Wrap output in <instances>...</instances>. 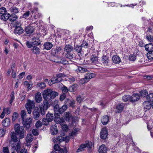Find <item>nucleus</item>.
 <instances>
[{
  "mask_svg": "<svg viewBox=\"0 0 153 153\" xmlns=\"http://www.w3.org/2000/svg\"><path fill=\"white\" fill-rule=\"evenodd\" d=\"M58 95V93L52 90L47 89L44 90L43 94V97L45 101H48V102H51V99H54Z\"/></svg>",
  "mask_w": 153,
  "mask_h": 153,
  "instance_id": "nucleus-1",
  "label": "nucleus"
},
{
  "mask_svg": "<svg viewBox=\"0 0 153 153\" xmlns=\"http://www.w3.org/2000/svg\"><path fill=\"white\" fill-rule=\"evenodd\" d=\"M10 136L12 141L10 142V146L13 150H15L17 152L19 151L21 146L16 133L14 132H12L11 133Z\"/></svg>",
  "mask_w": 153,
  "mask_h": 153,
  "instance_id": "nucleus-2",
  "label": "nucleus"
},
{
  "mask_svg": "<svg viewBox=\"0 0 153 153\" xmlns=\"http://www.w3.org/2000/svg\"><path fill=\"white\" fill-rule=\"evenodd\" d=\"M14 129L16 133L19 135L20 138H22L24 137L25 133L23 126H20L19 124H16L15 125Z\"/></svg>",
  "mask_w": 153,
  "mask_h": 153,
  "instance_id": "nucleus-3",
  "label": "nucleus"
},
{
  "mask_svg": "<svg viewBox=\"0 0 153 153\" xmlns=\"http://www.w3.org/2000/svg\"><path fill=\"white\" fill-rule=\"evenodd\" d=\"M95 76V74L93 73L88 72L85 75L84 78L81 79L79 82V84H83L89 81L90 79L94 77Z\"/></svg>",
  "mask_w": 153,
  "mask_h": 153,
  "instance_id": "nucleus-4",
  "label": "nucleus"
},
{
  "mask_svg": "<svg viewBox=\"0 0 153 153\" xmlns=\"http://www.w3.org/2000/svg\"><path fill=\"white\" fill-rule=\"evenodd\" d=\"M73 48L69 44L67 45H65L64 48V51L65 52H66L67 54H65V56L69 59H74V58H75L74 57L73 54H71L70 52L72 50Z\"/></svg>",
  "mask_w": 153,
  "mask_h": 153,
  "instance_id": "nucleus-5",
  "label": "nucleus"
},
{
  "mask_svg": "<svg viewBox=\"0 0 153 153\" xmlns=\"http://www.w3.org/2000/svg\"><path fill=\"white\" fill-rule=\"evenodd\" d=\"M50 104L48 101H44L43 104L39 106L41 114L42 115H44L45 114L46 111L50 107Z\"/></svg>",
  "mask_w": 153,
  "mask_h": 153,
  "instance_id": "nucleus-6",
  "label": "nucleus"
},
{
  "mask_svg": "<svg viewBox=\"0 0 153 153\" xmlns=\"http://www.w3.org/2000/svg\"><path fill=\"white\" fill-rule=\"evenodd\" d=\"M26 108L29 114L32 112V110L35 107V102L33 101L28 100L25 105Z\"/></svg>",
  "mask_w": 153,
  "mask_h": 153,
  "instance_id": "nucleus-7",
  "label": "nucleus"
},
{
  "mask_svg": "<svg viewBox=\"0 0 153 153\" xmlns=\"http://www.w3.org/2000/svg\"><path fill=\"white\" fill-rule=\"evenodd\" d=\"M23 124L26 129H29L32 123V119L30 117L24 119L22 120Z\"/></svg>",
  "mask_w": 153,
  "mask_h": 153,
  "instance_id": "nucleus-8",
  "label": "nucleus"
},
{
  "mask_svg": "<svg viewBox=\"0 0 153 153\" xmlns=\"http://www.w3.org/2000/svg\"><path fill=\"white\" fill-rule=\"evenodd\" d=\"M92 143L91 142H88L85 144H82L77 149V152H80L84 150L86 147L90 148L91 147Z\"/></svg>",
  "mask_w": 153,
  "mask_h": 153,
  "instance_id": "nucleus-9",
  "label": "nucleus"
},
{
  "mask_svg": "<svg viewBox=\"0 0 153 153\" xmlns=\"http://www.w3.org/2000/svg\"><path fill=\"white\" fill-rule=\"evenodd\" d=\"M108 132L105 127L103 128L100 132V137L102 139H105L107 137Z\"/></svg>",
  "mask_w": 153,
  "mask_h": 153,
  "instance_id": "nucleus-10",
  "label": "nucleus"
},
{
  "mask_svg": "<svg viewBox=\"0 0 153 153\" xmlns=\"http://www.w3.org/2000/svg\"><path fill=\"white\" fill-rule=\"evenodd\" d=\"M62 49L60 47H57L56 48L52 50V54L54 55H57L61 53Z\"/></svg>",
  "mask_w": 153,
  "mask_h": 153,
  "instance_id": "nucleus-11",
  "label": "nucleus"
},
{
  "mask_svg": "<svg viewBox=\"0 0 153 153\" xmlns=\"http://www.w3.org/2000/svg\"><path fill=\"white\" fill-rule=\"evenodd\" d=\"M35 100L37 103H40L42 101V97L40 92H38L35 94Z\"/></svg>",
  "mask_w": 153,
  "mask_h": 153,
  "instance_id": "nucleus-12",
  "label": "nucleus"
},
{
  "mask_svg": "<svg viewBox=\"0 0 153 153\" xmlns=\"http://www.w3.org/2000/svg\"><path fill=\"white\" fill-rule=\"evenodd\" d=\"M147 100L146 101L144 102L143 103L144 109H146V110H149L152 106V104L150 101L148 100L147 99Z\"/></svg>",
  "mask_w": 153,
  "mask_h": 153,
  "instance_id": "nucleus-13",
  "label": "nucleus"
},
{
  "mask_svg": "<svg viewBox=\"0 0 153 153\" xmlns=\"http://www.w3.org/2000/svg\"><path fill=\"white\" fill-rule=\"evenodd\" d=\"M39 109L38 108H36L33 112L34 118L35 120H37L40 116Z\"/></svg>",
  "mask_w": 153,
  "mask_h": 153,
  "instance_id": "nucleus-14",
  "label": "nucleus"
},
{
  "mask_svg": "<svg viewBox=\"0 0 153 153\" xmlns=\"http://www.w3.org/2000/svg\"><path fill=\"white\" fill-rule=\"evenodd\" d=\"M24 31L23 29L21 27L16 26L15 27L14 33L17 34H21Z\"/></svg>",
  "mask_w": 153,
  "mask_h": 153,
  "instance_id": "nucleus-15",
  "label": "nucleus"
},
{
  "mask_svg": "<svg viewBox=\"0 0 153 153\" xmlns=\"http://www.w3.org/2000/svg\"><path fill=\"white\" fill-rule=\"evenodd\" d=\"M125 106V105L124 103H121L117 105L116 107L117 112H121L123 110Z\"/></svg>",
  "mask_w": 153,
  "mask_h": 153,
  "instance_id": "nucleus-16",
  "label": "nucleus"
},
{
  "mask_svg": "<svg viewBox=\"0 0 153 153\" xmlns=\"http://www.w3.org/2000/svg\"><path fill=\"white\" fill-rule=\"evenodd\" d=\"M112 60L115 64H119L121 62V59L117 55H114L112 57Z\"/></svg>",
  "mask_w": 153,
  "mask_h": 153,
  "instance_id": "nucleus-17",
  "label": "nucleus"
},
{
  "mask_svg": "<svg viewBox=\"0 0 153 153\" xmlns=\"http://www.w3.org/2000/svg\"><path fill=\"white\" fill-rule=\"evenodd\" d=\"M25 31L27 34L30 35L34 31V29L32 27L28 26L25 28Z\"/></svg>",
  "mask_w": 153,
  "mask_h": 153,
  "instance_id": "nucleus-18",
  "label": "nucleus"
},
{
  "mask_svg": "<svg viewBox=\"0 0 153 153\" xmlns=\"http://www.w3.org/2000/svg\"><path fill=\"white\" fill-rule=\"evenodd\" d=\"M140 96L138 94H134L131 97V101L132 102H134L139 100Z\"/></svg>",
  "mask_w": 153,
  "mask_h": 153,
  "instance_id": "nucleus-19",
  "label": "nucleus"
},
{
  "mask_svg": "<svg viewBox=\"0 0 153 153\" xmlns=\"http://www.w3.org/2000/svg\"><path fill=\"white\" fill-rule=\"evenodd\" d=\"M18 17L16 15L14 14L10 15V16L9 18L10 21L11 22L12 24H14L15 22H16V20L17 19Z\"/></svg>",
  "mask_w": 153,
  "mask_h": 153,
  "instance_id": "nucleus-20",
  "label": "nucleus"
},
{
  "mask_svg": "<svg viewBox=\"0 0 153 153\" xmlns=\"http://www.w3.org/2000/svg\"><path fill=\"white\" fill-rule=\"evenodd\" d=\"M51 132L52 135H56L57 134L58 130L55 124L51 126Z\"/></svg>",
  "mask_w": 153,
  "mask_h": 153,
  "instance_id": "nucleus-21",
  "label": "nucleus"
},
{
  "mask_svg": "<svg viewBox=\"0 0 153 153\" xmlns=\"http://www.w3.org/2000/svg\"><path fill=\"white\" fill-rule=\"evenodd\" d=\"M108 57L106 56H103L101 57L102 63L103 65H107L108 63Z\"/></svg>",
  "mask_w": 153,
  "mask_h": 153,
  "instance_id": "nucleus-22",
  "label": "nucleus"
},
{
  "mask_svg": "<svg viewBox=\"0 0 153 153\" xmlns=\"http://www.w3.org/2000/svg\"><path fill=\"white\" fill-rule=\"evenodd\" d=\"M107 149L104 145H102L100 146L99 149V153H106Z\"/></svg>",
  "mask_w": 153,
  "mask_h": 153,
  "instance_id": "nucleus-23",
  "label": "nucleus"
},
{
  "mask_svg": "<svg viewBox=\"0 0 153 153\" xmlns=\"http://www.w3.org/2000/svg\"><path fill=\"white\" fill-rule=\"evenodd\" d=\"M10 16V14L6 12L4 14L1 15V20L5 21L9 19Z\"/></svg>",
  "mask_w": 153,
  "mask_h": 153,
  "instance_id": "nucleus-24",
  "label": "nucleus"
},
{
  "mask_svg": "<svg viewBox=\"0 0 153 153\" xmlns=\"http://www.w3.org/2000/svg\"><path fill=\"white\" fill-rule=\"evenodd\" d=\"M145 50L149 52L153 51V44L150 43L145 45Z\"/></svg>",
  "mask_w": 153,
  "mask_h": 153,
  "instance_id": "nucleus-25",
  "label": "nucleus"
},
{
  "mask_svg": "<svg viewBox=\"0 0 153 153\" xmlns=\"http://www.w3.org/2000/svg\"><path fill=\"white\" fill-rule=\"evenodd\" d=\"M72 126L73 127H74V130H73L71 134V137H74V136H76V129L75 127L76 124V122L75 121H73L72 122Z\"/></svg>",
  "mask_w": 153,
  "mask_h": 153,
  "instance_id": "nucleus-26",
  "label": "nucleus"
},
{
  "mask_svg": "<svg viewBox=\"0 0 153 153\" xmlns=\"http://www.w3.org/2000/svg\"><path fill=\"white\" fill-rule=\"evenodd\" d=\"M108 120L109 117L107 116H104L101 119V122L104 125H105L108 123Z\"/></svg>",
  "mask_w": 153,
  "mask_h": 153,
  "instance_id": "nucleus-27",
  "label": "nucleus"
},
{
  "mask_svg": "<svg viewBox=\"0 0 153 153\" xmlns=\"http://www.w3.org/2000/svg\"><path fill=\"white\" fill-rule=\"evenodd\" d=\"M53 46V44L50 42H46L44 45V48L47 50L51 49Z\"/></svg>",
  "mask_w": 153,
  "mask_h": 153,
  "instance_id": "nucleus-28",
  "label": "nucleus"
},
{
  "mask_svg": "<svg viewBox=\"0 0 153 153\" xmlns=\"http://www.w3.org/2000/svg\"><path fill=\"white\" fill-rule=\"evenodd\" d=\"M10 124V119L6 118L2 122V125L4 127H7Z\"/></svg>",
  "mask_w": 153,
  "mask_h": 153,
  "instance_id": "nucleus-29",
  "label": "nucleus"
},
{
  "mask_svg": "<svg viewBox=\"0 0 153 153\" xmlns=\"http://www.w3.org/2000/svg\"><path fill=\"white\" fill-rule=\"evenodd\" d=\"M33 137L32 135L30 134H28L26 137V140L27 142L30 143L33 141Z\"/></svg>",
  "mask_w": 153,
  "mask_h": 153,
  "instance_id": "nucleus-30",
  "label": "nucleus"
},
{
  "mask_svg": "<svg viewBox=\"0 0 153 153\" xmlns=\"http://www.w3.org/2000/svg\"><path fill=\"white\" fill-rule=\"evenodd\" d=\"M147 99L150 101L152 104V107L153 108V93L149 94L147 96Z\"/></svg>",
  "mask_w": 153,
  "mask_h": 153,
  "instance_id": "nucleus-31",
  "label": "nucleus"
},
{
  "mask_svg": "<svg viewBox=\"0 0 153 153\" xmlns=\"http://www.w3.org/2000/svg\"><path fill=\"white\" fill-rule=\"evenodd\" d=\"M32 41L33 45H39L40 44V41L39 39L38 38H33L32 39Z\"/></svg>",
  "mask_w": 153,
  "mask_h": 153,
  "instance_id": "nucleus-32",
  "label": "nucleus"
},
{
  "mask_svg": "<svg viewBox=\"0 0 153 153\" xmlns=\"http://www.w3.org/2000/svg\"><path fill=\"white\" fill-rule=\"evenodd\" d=\"M10 10L13 14L17 13L19 11V9L15 7H12L10 8Z\"/></svg>",
  "mask_w": 153,
  "mask_h": 153,
  "instance_id": "nucleus-33",
  "label": "nucleus"
},
{
  "mask_svg": "<svg viewBox=\"0 0 153 153\" xmlns=\"http://www.w3.org/2000/svg\"><path fill=\"white\" fill-rule=\"evenodd\" d=\"M33 53L36 54H39L40 52V49L37 46H34L32 49Z\"/></svg>",
  "mask_w": 153,
  "mask_h": 153,
  "instance_id": "nucleus-34",
  "label": "nucleus"
},
{
  "mask_svg": "<svg viewBox=\"0 0 153 153\" xmlns=\"http://www.w3.org/2000/svg\"><path fill=\"white\" fill-rule=\"evenodd\" d=\"M67 108V106L66 105H63L59 109V113L61 114L64 112Z\"/></svg>",
  "mask_w": 153,
  "mask_h": 153,
  "instance_id": "nucleus-35",
  "label": "nucleus"
},
{
  "mask_svg": "<svg viewBox=\"0 0 153 153\" xmlns=\"http://www.w3.org/2000/svg\"><path fill=\"white\" fill-rule=\"evenodd\" d=\"M77 70H78L79 72L82 73L88 71L87 68L80 66H78Z\"/></svg>",
  "mask_w": 153,
  "mask_h": 153,
  "instance_id": "nucleus-36",
  "label": "nucleus"
},
{
  "mask_svg": "<svg viewBox=\"0 0 153 153\" xmlns=\"http://www.w3.org/2000/svg\"><path fill=\"white\" fill-rule=\"evenodd\" d=\"M46 117L51 122L53 119V115L52 113H48L46 115Z\"/></svg>",
  "mask_w": 153,
  "mask_h": 153,
  "instance_id": "nucleus-37",
  "label": "nucleus"
},
{
  "mask_svg": "<svg viewBox=\"0 0 153 153\" xmlns=\"http://www.w3.org/2000/svg\"><path fill=\"white\" fill-rule=\"evenodd\" d=\"M91 59L94 63H97L98 62V58L95 55H92L91 57Z\"/></svg>",
  "mask_w": 153,
  "mask_h": 153,
  "instance_id": "nucleus-38",
  "label": "nucleus"
},
{
  "mask_svg": "<svg viewBox=\"0 0 153 153\" xmlns=\"http://www.w3.org/2000/svg\"><path fill=\"white\" fill-rule=\"evenodd\" d=\"M140 94L141 97H144L148 96V95H147L148 93L147 91L145 90H142L140 93Z\"/></svg>",
  "mask_w": 153,
  "mask_h": 153,
  "instance_id": "nucleus-39",
  "label": "nucleus"
},
{
  "mask_svg": "<svg viewBox=\"0 0 153 153\" xmlns=\"http://www.w3.org/2000/svg\"><path fill=\"white\" fill-rule=\"evenodd\" d=\"M147 56L148 59L150 60L153 59V51L149 52L147 54Z\"/></svg>",
  "mask_w": 153,
  "mask_h": 153,
  "instance_id": "nucleus-40",
  "label": "nucleus"
},
{
  "mask_svg": "<svg viewBox=\"0 0 153 153\" xmlns=\"http://www.w3.org/2000/svg\"><path fill=\"white\" fill-rule=\"evenodd\" d=\"M71 117V116L69 112H66L64 114V117L66 120L69 121Z\"/></svg>",
  "mask_w": 153,
  "mask_h": 153,
  "instance_id": "nucleus-41",
  "label": "nucleus"
},
{
  "mask_svg": "<svg viewBox=\"0 0 153 153\" xmlns=\"http://www.w3.org/2000/svg\"><path fill=\"white\" fill-rule=\"evenodd\" d=\"M14 92L13 91L11 92L10 95V100L9 101L10 104H12L13 101H14Z\"/></svg>",
  "mask_w": 153,
  "mask_h": 153,
  "instance_id": "nucleus-42",
  "label": "nucleus"
},
{
  "mask_svg": "<svg viewBox=\"0 0 153 153\" xmlns=\"http://www.w3.org/2000/svg\"><path fill=\"white\" fill-rule=\"evenodd\" d=\"M46 84L44 82H41L37 84V87L38 88L42 89L46 87Z\"/></svg>",
  "mask_w": 153,
  "mask_h": 153,
  "instance_id": "nucleus-43",
  "label": "nucleus"
},
{
  "mask_svg": "<svg viewBox=\"0 0 153 153\" xmlns=\"http://www.w3.org/2000/svg\"><path fill=\"white\" fill-rule=\"evenodd\" d=\"M42 121L43 124L45 126L48 125L49 122H51V121L49 120L46 117V118H43L42 120Z\"/></svg>",
  "mask_w": 153,
  "mask_h": 153,
  "instance_id": "nucleus-44",
  "label": "nucleus"
},
{
  "mask_svg": "<svg viewBox=\"0 0 153 153\" xmlns=\"http://www.w3.org/2000/svg\"><path fill=\"white\" fill-rule=\"evenodd\" d=\"M123 100L124 102H126L128 100L131 101V97L129 95H126L123 97Z\"/></svg>",
  "mask_w": 153,
  "mask_h": 153,
  "instance_id": "nucleus-45",
  "label": "nucleus"
},
{
  "mask_svg": "<svg viewBox=\"0 0 153 153\" xmlns=\"http://www.w3.org/2000/svg\"><path fill=\"white\" fill-rule=\"evenodd\" d=\"M76 84L74 85L69 87V91L71 92H74L76 90Z\"/></svg>",
  "mask_w": 153,
  "mask_h": 153,
  "instance_id": "nucleus-46",
  "label": "nucleus"
},
{
  "mask_svg": "<svg viewBox=\"0 0 153 153\" xmlns=\"http://www.w3.org/2000/svg\"><path fill=\"white\" fill-rule=\"evenodd\" d=\"M59 60L57 61L56 62L58 63H62L63 64H68V62L66 60H63L61 58H59Z\"/></svg>",
  "mask_w": 153,
  "mask_h": 153,
  "instance_id": "nucleus-47",
  "label": "nucleus"
},
{
  "mask_svg": "<svg viewBox=\"0 0 153 153\" xmlns=\"http://www.w3.org/2000/svg\"><path fill=\"white\" fill-rule=\"evenodd\" d=\"M7 12V10L5 7H2L0 8V15L1 16Z\"/></svg>",
  "mask_w": 153,
  "mask_h": 153,
  "instance_id": "nucleus-48",
  "label": "nucleus"
},
{
  "mask_svg": "<svg viewBox=\"0 0 153 153\" xmlns=\"http://www.w3.org/2000/svg\"><path fill=\"white\" fill-rule=\"evenodd\" d=\"M19 116V114L16 112H15L13 114L12 116V121L13 122H14L15 121L16 119Z\"/></svg>",
  "mask_w": 153,
  "mask_h": 153,
  "instance_id": "nucleus-49",
  "label": "nucleus"
},
{
  "mask_svg": "<svg viewBox=\"0 0 153 153\" xmlns=\"http://www.w3.org/2000/svg\"><path fill=\"white\" fill-rule=\"evenodd\" d=\"M55 118L54 119L55 122L57 124L59 123V116L58 115V114H55Z\"/></svg>",
  "mask_w": 153,
  "mask_h": 153,
  "instance_id": "nucleus-50",
  "label": "nucleus"
},
{
  "mask_svg": "<svg viewBox=\"0 0 153 153\" xmlns=\"http://www.w3.org/2000/svg\"><path fill=\"white\" fill-rule=\"evenodd\" d=\"M42 123L40 121H38L36 123V127L39 128L42 126Z\"/></svg>",
  "mask_w": 153,
  "mask_h": 153,
  "instance_id": "nucleus-51",
  "label": "nucleus"
},
{
  "mask_svg": "<svg viewBox=\"0 0 153 153\" xmlns=\"http://www.w3.org/2000/svg\"><path fill=\"white\" fill-rule=\"evenodd\" d=\"M129 59L131 61H134L136 59V56L134 54L130 55L129 57Z\"/></svg>",
  "mask_w": 153,
  "mask_h": 153,
  "instance_id": "nucleus-52",
  "label": "nucleus"
},
{
  "mask_svg": "<svg viewBox=\"0 0 153 153\" xmlns=\"http://www.w3.org/2000/svg\"><path fill=\"white\" fill-rule=\"evenodd\" d=\"M3 111L5 114L8 115L10 113L11 111L10 108H8L4 109Z\"/></svg>",
  "mask_w": 153,
  "mask_h": 153,
  "instance_id": "nucleus-53",
  "label": "nucleus"
},
{
  "mask_svg": "<svg viewBox=\"0 0 153 153\" xmlns=\"http://www.w3.org/2000/svg\"><path fill=\"white\" fill-rule=\"evenodd\" d=\"M26 113L24 110H22L21 112V118L22 120L25 119V116H26Z\"/></svg>",
  "mask_w": 153,
  "mask_h": 153,
  "instance_id": "nucleus-54",
  "label": "nucleus"
},
{
  "mask_svg": "<svg viewBox=\"0 0 153 153\" xmlns=\"http://www.w3.org/2000/svg\"><path fill=\"white\" fill-rule=\"evenodd\" d=\"M32 133L33 134L34 136H37L39 134V131L38 130L36 129H33L32 130Z\"/></svg>",
  "mask_w": 153,
  "mask_h": 153,
  "instance_id": "nucleus-55",
  "label": "nucleus"
},
{
  "mask_svg": "<svg viewBox=\"0 0 153 153\" xmlns=\"http://www.w3.org/2000/svg\"><path fill=\"white\" fill-rule=\"evenodd\" d=\"M5 130L3 128L0 129V137H3L5 134Z\"/></svg>",
  "mask_w": 153,
  "mask_h": 153,
  "instance_id": "nucleus-56",
  "label": "nucleus"
},
{
  "mask_svg": "<svg viewBox=\"0 0 153 153\" xmlns=\"http://www.w3.org/2000/svg\"><path fill=\"white\" fill-rule=\"evenodd\" d=\"M146 39L149 42H153V36H152L150 35H147L146 36Z\"/></svg>",
  "mask_w": 153,
  "mask_h": 153,
  "instance_id": "nucleus-57",
  "label": "nucleus"
},
{
  "mask_svg": "<svg viewBox=\"0 0 153 153\" xmlns=\"http://www.w3.org/2000/svg\"><path fill=\"white\" fill-rule=\"evenodd\" d=\"M54 149L56 151H60V152L61 150V149H60L59 146L57 144H55L54 146Z\"/></svg>",
  "mask_w": 153,
  "mask_h": 153,
  "instance_id": "nucleus-58",
  "label": "nucleus"
},
{
  "mask_svg": "<svg viewBox=\"0 0 153 153\" xmlns=\"http://www.w3.org/2000/svg\"><path fill=\"white\" fill-rule=\"evenodd\" d=\"M62 91L63 94L67 93L69 91V90L65 86H64L62 88Z\"/></svg>",
  "mask_w": 153,
  "mask_h": 153,
  "instance_id": "nucleus-59",
  "label": "nucleus"
},
{
  "mask_svg": "<svg viewBox=\"0 0 153 153\" xmlns=\"http://www.w3.org/2000/svg\"><path fill=\"white\" fill-rule=\"evenodd\" d=\"M26 45L28 48H31L33 45L32 41L31 42H30L29 41H27L26 42Z\"/></svg>",
  "mask_w": 153,
  "mask_h": 153,
  "instance_id": "nucleus-60",
  "label": "nucleus"
},
{
  "mask_svg": "<svg viewBox=\"0 0 153 153\" xmlns=\"http://www.w3.org/2000/svg\"><path fill=\"white\" fill-rule=\"evenodd\" d=\"M56 140L59 143H61L64 141V138L62 136H59L56 139Z\"/></svg>",
  "mask_w": 153,
  "mask_h": 153,
  "instance_id": "nucleus-61",
  "label": "nucleus"
},
{
  "mask_svg": "<svg viewBox=\"0 0 153 153\" xmlns=\"http://www.w3.org/2000/svg\"><path fill=\"white\" fill-rule=\"evenodd\" d=\"M30 14V12L29 11H27L26 13H24L22 16V18H25L26 19L27 17H28Z\"/></svg>",
  "mask_w": 153,
  "mask_h": 153,
  "instance_id": "nucleus-62",
  "label": "nucleus"
},
{
  "mask_svg": "<svg viewBox=\"0 0 153 153\" xmlns=\"http://www.w3.org/2000/svg\"><path fill=\"white\" fill-rule=\"evenodd\" d=\"M81 46L82 47H85V46L86 47L88 48L89 47L88 44L86 41H83Z\"/></svg>",
  "mask_w": 153,
  "mask_h": 153,
  "instance_id": "nucleus-63",
  "label": "nucleus"
},
{
  "mask_svg": "<svg viewBox=\"0 0 153 153\" xmlns=\"http://www.w3.org/2000/svg\"><path fill=\"white\" fill-rule=\"evenodd\" d=\"M3 151L4 153H9V150L7 147H3Z\"/></svg>",
  "mask_w": 153,
  "mask_h": 153,
  "instance_id": "nucleus-64",
  "label": "nucleus"
}]
</instances>
